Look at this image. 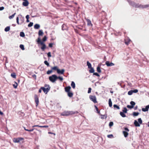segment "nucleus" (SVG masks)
<instances>
[{
	"instance_id": "f257e3e1",
	"label": "nucleus",
	"mask_w": 149,
	"mask_h": 149,
	"mask_svg": "<svg viewBox=\"0 0 149 149\" xmlns=\"http://www.w3.org/2000/svg\"><path fill=\"white\" fill-rule=\"evenodd\" d=\"M37 42L38 44H40L42 46L41 47V49L42 51H44L46 48V46L44 42L41 41L40 38H38Z\"/></svg>"
},
{
	"instance_id": "f03ea898",
	"label": "nucleus",
	"mask_w": 149,
	"mask_h": 149,
	"mask_svg": "<svg viewBox=\"0 0 149 149\" xmlns=\"http://www.w3.org/2000/svg\"><path fill=\"white\" fill-rule=\"evenodd\" d=\"M78 113V112L77 111L75 112H74L73 111H64L61 113V115L63 116H68L69 115H73L75 113Z\"/></svg>"
},
{
	"instance_id": "7ed1b4c3",
	"label": "nucleus",
	"mask_w": 149,
	"mask_h": 149,
	"mask_svg": "<svg viewBox=\"0 0 149 149\" xmlns=\"http://www.w3.org/2000/svg\"><path fill=\"white\" fill-rule=\"evenodd\" d=\"M17 23L18 24H22L24 21V17L21 15H19L16 18Z\"/></svg>"
},
{
	"instance_id": "20e7f679",
	"label": "nucleus",
	"mask_w": 149,
	"mask_h": 149,
	"mask_svg": "<svg viewBox=\"0 0 149 149\" xmlns=\"http://www.w3.org/2000/svg\"><path fill=\"white\" fill-rule=\"evenodd\" d=\"M50 88V87L49 86V85L47 84H45V87H41V89H42V90L45 94L47 93L49 91Z\"/></svg>"
},
{
	"instance_id": "39448f33",
	"label": "nucleus",
	"mask_w": 149,
	"mask_h": 149,
	"mask_svg": "<svg viewBox=\"0 0 149 149\" xmlns=\"http://www.w3.org/2000/svg\"><path fill=\"white\" fill-rule=\"evenodd\" d=\"M49 79L51 82H54L57 79V76L55 74L52 75L49 77Z\"/></svg>"
},
{
	"instance_id": "423d86ee",
	"label": "nucleus",
	"mask_w": 149,
	"mask_h": 149,
	"mask_svg": "<svg viewBox=\"0 0 149 149\" xmlns=\"http://www.w3.org/2000/svg\"><path fill=\"white\" fill-rule=\"evenodd\" d=\"M125 131L123 132V134L125 137H127L128 135V132L129 131V130L127 127H125L124 128Z\"/></svg>"
},
{
	"instance_id": "0eeeda50",
	"label": "nucleus",
	"mask_w": 149,
	"mask_h": 149,
	"mask_svg": "<svg viewBox=\"0 0 149 149\" xmlns=\"http://www.w3.org/2000/svg\"><path fill=\"white\" fill-rule=\"evenodd\" d=\"M24 138L22 137H18L17 138H14L13 139V141L14 143H19L21 141L23 140Z\"/></svg>"
},
{
	"instance_id": "6e6552de",
	"label": "nucleus",
	"mask_w": 149,
	"mask_h": 149,
	"mask_svg": "<svg viewBox=\"0 0 149 149\" xmlns=\"http://www.w3.org/2000/svg\"><path fill=\"white\" fill-rule=\"evenodd\" d=\"M89 98L94 103H97V101L96 100V98L95 95H90L89 96Z\"/></svg>"
},
{
	"instance_id": "1a4fd4ad",
	"label": "nucleus",
	"mask_w": 149,
	"mask_h": 149,
	"mask_svg": "<svg viewBox=\"0 0 149 149\" xmlns=\"http://www.w3.org/2000/svg\"><path fill=\"white\" fill-rule=\"evenodd\" d=\"M132 6L136 8H140V4H136L134 2H130L129 3Z\"/></svg>"
},
{
	"instance_id": "9d476101",
	"label": "nucleus",
	"mask_w": 149,
	"mask_h": 149,
	"mask_svg": "<svg viewBox=\"0 0 149 149\" xmlns=\"http://www.w3.org/2000/svg\"><path fill=\"white\" fill-rule=\"evenodd\" d=\"M34 97L35 102L36 104V106L37 107L39 103L38 97V95L36 94L35 95Z\"/></svg>"
},
{
	"instance_id": "9b49d317",
	"label": "nucleus",
	"mask_w": 149,
	"mask_h": 149,
	"mask_svg": "<svg viewBox=\"0 0 149 149\" xmlns=\"http://www.w3.org/2000/svg\"><path fill=\"white\" fill-rule=\"evenodd\" d=\"M124 41L125 43L128 45L131 41V40L128 38H127L125 39Z\"/></svg>"
},
{
	"instance_id": "f8f14e48",
	"label": "nucleus",
	"mask_w": 149,
	"mask_h": 149,
	"mask_svg": "<svg viewBox=\"0 0 149 149\" xmlns=\"http://www.w3.org/2000/svg\"><path fill=\"white\" fill-rule=\"evenodd\" d=\"M105 64L107 66H113L114 64L111 62L110 63L109 61H106L105 62Z\"/></svg>"
},
{
	"instance_id": "ddd939ff",
	"label": "nucleus",
	"mask_w": 149,
	"mask_h": 149,
	"mask_svg": "<svg viewBox=\"0 0 149 149\" xmlns=\"http://www.w3.org/2000/svg\"><path fill=\"white\" fill-rule=\"evenodd\" d=\"M24 2L22 3V5L25 6H27L29 4V2L27 0H24Z\"/></svg>"
},
{
	"instance_id": "4468645a",
	"label": "nucleus",
	"mask_w": 149,
	"mask_h": 149,
	"mask_svg": "<svg viewBox=\"0 0 149 149\" xmlns=\"http://www.w3.org/2000/svg\"><path fill=\"white\" fill-rule=\"evenodd\" d=\"M149 109V105L146 106L145 108H143L142 109V110L144 112L147 111Z\"/></svg>"
},
{
	"instance_id": "2eb2a0df",
	"label": "nucleus",
	"mask_w": 149,
	"mask_h": 149,
	"mask_svg": "<svg viewBox=\"0 0 149 149\" xmlns=\"http://www.w3.org/2000/svg\"><path fill=\"white\" fill-rule=\"evenodd\" d=\"M140 8H148V7H149V4H147V5H142L140 4Z\"/></svg>"
},
{
	"instance_id": "dca6fc26",
	"label": "nucleus",
	"mask_w": 149,
	"mask_h": 149,
	"mask_svg": "<svg viewBox=\"0 0 149 149\" xmlns=\"http://www.w3.org/2000/svg\"><path fill=\"white\" fill-rule=\"evenodd\" d=\"M86 19L87 22V25L89 26H93V24L91 23V20L87 19Z\"/></svg>"
},
{
	"instance_id": "f3484780",
	"label": "nucleus",
	"mask_w": 149,
	"mask_h": 149,
	"mask_svg": "<svg viewBox=\"0 0 149 149\" xmlns=\"http://www.w3.org/2000/svg\"><path fill=\"white\" fill-rule=\"evenodd\" d=\"M71 88L70 86H67L65 88V91L66 92L68 93L70 92Z\"/></svg>"
},
{
	"instance_id": "a211bd4d",
	"label": "nucleus",
	"mask_w": 149,
	"mask_h": 149,
	"mask_svg": "<svg viewBox=\"0 0 149 149\" xmlns=\"http://www.w3.org/2000/svg\"><path fill=\"white\" fill-rule=\"evenodd\" d=\"M64 71L65 70L64 69H62L61 70L58 69V70L57 71V72L58 74H63Z\"/></svg>"
},
{
	"instance_id": "6ab92c4d",
	"label": "nucleus",
	"mask_w": 149,
	"mask_h": 149,
	"mask_svg": "<svg viewBox=\"0 0 149 149\" xmlns=\"http://www.w3.org/2000/svg\"><path fill=\"white\" fill-rule=\"evenodd\" d=\"M134 124L136 127H139L140 126V124L136 120L134 121Z\"/></svg>"
},
{
	"instance_id": "aec40b11",
	"label": "nucleus",
	"mask_w": 149,
	"mask_h": 149,
	"mask_svg": "<svg viewBox=\"0 0 149 149\" xmlns=\"http://www.w3.org/2000/svg\"><path fill=\"white\" fill-rule=\"evenodd\" d=\"M67 93L68 96L70 97H72L73 95V93L72 92H69Z\"/></svg>"
},
{
	"instance_id": "412c9836",
	"label": "nucleus",
	"mask_w": 149,
	"mask_h": 149,
	"mask_svg": "<svg viewBox=\"0 0 149 149\" xmlns=\"http://www.w3.org/2000/svg\"><path fill=\"white\" fill-rule=\"evenodd\" d=\"M40 27V26L38 24H35L34 26V28L36 29H38Z\"/></svg>"
},
{
	"instance_id": "4be33fe9",
	"label": "nucleus",
	"mask_w": 149,
	"mask_h": 149,
	"mask_svg": "<svg viewBox=\"0 0 149 149\" xmlns=\"http://www.w3.org/2000/svg\"><path fill=\"white\" fill-rule=\"evenodd\" d=\"M71 85V86L74 89L75 88V84L74 82V81H72Z\"/></svg>"
},
{
	"instance_id": "5701e85b",
	"label": "nucleus",
	"mask_w": 149,
	"mask_h": 149,
	"mask_svg": "<svg viewBox=\"0 0 149 149\" xmlns=\"http://www.w3.org/2000/svg\"><path fill=\"white\" fill-rule=\"evenodd\" d=\"M87 66H88V68H91L92 67V66L91 63L88 61H87Z\"/></svg>"
},
{
	"instance_id": "b1692460",
	"label": "nucleus",
	"mask_w": 149,
	"mask_h": 149,
	"mask_svg": "<svg viewBox=\"0 0 149 149\" xmlns=\"http://www.w3.org/2000/svg\"><path fill=\"white\" fill-rule=\"evenodd\" d=\"M59 69L58 68V67L57 66H54L52 68V70H56L57 71H57Z\"/></svg>"
},
{
	"instance_id": "393cba45",
	"label": "nucleus",
	"mask_w": 149,
	"mask_h": 149,
	"mask_svg": "<svg viewBox=\"0 0 149 149\" xmlns=\"http://www.w3.org/2000/svg\"><path fill=\"white\" fill-rule=\"evenodd\" d=\"M109 104L110 107H111L112 106V102L110 98L109 100Z\"/></svg>"
},
{
	"instance_id": "a878e982",
	"label": "nucleus",
	"mask_w": 149,
	"mask_h": 149,
	"mask_svg": "<svg viewBox=\"0 0 149 149\" xmlns=\"http://www.w3.org/2000/svg\"><path fill=\"white\" fill-rule=\"evenodd\" d=\"M120 114L123 117H125L126 116V115L124 114V113L123 112H120Z\"/></svg>"
},
{
	"instance_id": "bb28decb",
	"label": "nucleus",
	"mask_w": 149,
	"mask_h": 149,
	"mask_svg": "<svg viewBox=\"0 0 149 149\" xmlns=\"http://www.w3.org/2000/svg\"><path fill=\"white\" fill-rule=\"evenodd\" d=\"M90 69L89 70V72L91 73H94V70L93 68L91 67V68H90Z\"/></svg>"
},
{
	"instance_id": "cd10ccee",
	"label": "nucleus",
	"mask_w": 149,
	"mask_h": 149,
	"mask_svg": "<svg viewBox=\"0 0 149 149\" xmlns=\"http://www.w3.org/2000/svg\"><path fill=\"white\" fill-rule=\"evenodd\" d=\"M43 34L42 30H40L38 32V35L39 36H42Z\"/></svg>"
},
{
	"instance_id": "c85d7f7f",
	"label": "nucleus",
	"mask_w": 149,
	"mask_h": 149,
	"mask_svg": "<svg viewBox=\"0 0 149 149\" xmlns=\"http://www.w3.org/2000/svg\"><path fill=\"white\" fill-rule=\"evenodd\" d=\"M16 13H14V14H13V15H11V16H10L9 17V18L10 19H12V18H13L15 16V15H16Z\"/></svg>"
},
{
	"instance_id": "c756f323",
	"label": "nucleus",
	"mask_w": 149,
	"mask_h": 149,
	"mask_svg": "<svg viewBox=\"0 0 149 149\" xmlns=\"http://www.w3.org/2000/svg\"><path fill=\"white\" fill-rule=\"evenodd\" d=\"M11 76L13 78H16V75L15 73L13 72L11 73Z\"/></svg>"
},
{
	"instance_id": "7c9ffc66",
	"label": "nucleus",
	"mask_w": 149,
	"mask_h": 149,
	"mask_svg": "<svg viewBox=\"0 0 149 149\" xmlns=\"http://www.w3.org/2000/svg\"><path fill=\"white\" fill-rule=\"evenodd\" d=\"M10 30V27L9 26H7L5 29V31L6 32L9 31Z\"/></svg>"
},
{
	"instance_id": "2f4dec72",
	"label": "nucleus",
	"mask_w": 149,
	"mask_h": 149,
	"mask_svg": "<svg viewBox=\"0 0 149 149\" xmlns=\"http://www.w3.org/2000/svg\"><path fill=\"white\" fill-rule=\"evenodd\" d=\"M113 106L115 109H120L119 107L116 104L113 105Z\"/></svg>"
},
{
	"instance_id": "473e14b6",
	"label": "nucleus",
	"mask_w": 149,
	"mask_h": 149,
	"mask_svg": "<svg viewBox=\"0 0 149 149\" xmlns=\"http://www.w3.org/2000/svg\"><path fill=\"white\" fill-rule=\"evenodd\" d=\"M15 84H14L13 85V87L14 88H17V86H18V84H17V83L16 81H15Z\"/></svg>"
},
{
	"instance_id": "72a5a7b5",
	"label": "nucleus",
	"mask_w": 149,
	"mask_h": 149,
	"mask_svg": "<svg viewBox=\"0 0 149 149\" xmlns=\"http://www.w3.org/2000/svg\"><path fill=\"white\" fill-rule=\"evenodd\" d=\"M20 36L22 37H24L25 36L24 33L23 32H21L20 33Z\"/></svg>"
},
{
	"instance_id": "f704fd0d",
	"label": "nucleus",
	"mask_w": 149,
	"mask_h": 149,
	"mask_svg": "<svg viewBox=\"0 0 149 149\" xmlns=\"http://www.w3.org/2000/svg\"><path fill=\"white\" fill-rule=\"evenodd\" d=\"M139 113L138 112H134L133 113V115L134 116H137L139 115Z\"/></svg>"
},
{
	"instance_id": "c9c22d12",
	"label": "nucleus",
	"mask_w": 149,
	"mask_h": 149,
	"mask_svg": "<svg viewBox=\"0 0 149 149\" xmlns=\"http://www.w3.org/2000/svg\"><path fill=\"white\" fill-rule=\"evenodd\" d=\"M127 109L126 107H124L123 110V112L126 113L127 112Z\"/></svg>"
},
{
	"instance_id": "e433bc0d",
	"label": "nucleus",
	"mask_w": 149,
	"mask_h": 149,
	"mask_svg": "<svg viewBox=\"0 0 149 149\" xmlns=\"http://www.w3.org/2000/svg\"><path fill=\"white\" fill-rule=\"evenodd\" d=\"M19 47L22 50H24L25 49L24 45H20Z\"/></svg>"
},
{
	"instance_id": "4c0bfd02",
	"label": "nucleus",
	"mask_w": 149,
	"mask_h": 149,
	"mask_svg": "<svg viewBox=\"0 0 149 149\" xmlns=\"http://www.w3.org/2000/svg\"><path fill=\"white\" fill-rule=\"evenodd\" d=\"M130 104L131 105V106H132L133 107L135 104V102L133 101H131L130 102Z\"/></svg>"
},
{
	"instance_id": "58836bf2",
	"label": "nucleus",
	"mask_w": 149,
	"mask_h": 149,
	"mask_svg": "<svg viewBox=\"0 0 149 149\" xmlns=\"http://www.w3.org/2000/svg\"><path fill=\"white\" fill-rule=\"evenodd\" d=\"M97 71L99 72V73H100L101 72L100 68V67H97Z\"/></svg>"
},
{
	"instance_id": "ea45409f",
	"label": "nucleus",
	"mask_w": 149,
	"mask_h": 149,
	"mask_svg": "<svg viewBox=\"0 0 149 149\" xmlns=\"http://www.w3.org/2000/svg\"><path fill=\"white\" fill-rule=\"evenodd\" d=\"M24 128L25 130L28 131H29V132L33 131L34 130V129H31L30 130H28V129H26L25 127H24Z\"/></svg>"
},
{
	"instance_id": "a19ab883",
	"label": "nucleus",
	"mask_w": 149,
	"mask_h": 149,
	"mask_svg": "<svg viewBox=\"0 0 149 149\" xmlns=\"http://www.w3.org/2000/svg\"><path fill=\"white\" fill-rule=\"evenodd\" d=\"M133 93V91L131 90L128 92V94L129 95H131Z\"/></svg>"
},
{
	"instance_id": "79ce46f5",
	"label": "nucleus",
	"mask_w": 149,
	"mask_h": 149,
	"mask_svg": "<svg viewBox=\"0 0 149 149\" xmlns=\"http://www.w3.org/2000/svg\"><path fill=\"white\" fill-rule=\"evenodd\" d=\"M47 40V38L46 36H45L42 39V42H45V41Z\"/></svg>"
},
{
	"instance_id": "37998d69",
	"label": "nucleus",
	"mask_w": 149,
	"mask_h": 149,
	"mask_svg": "<svg viewBox=\"0 0 149 149\" xmlns=\"http://www.w3.org/2000/svg\"><path fill=\"white\" fill-rule=\"evenodd\" d=\"M44 63L48 67L49 66V63L47 61H45Z\"/></svg>"
},
{
	"instance_id": "c03bdc74",
	"label": "nucleus",
	"mask_w": 149,
	"mask_h": 149,
	"mask_svg": "<svg viewBox=\"0 0 149 149\" xmlns=\"http://www.w3.org/2000/svg\"><path fill=\"white\" fill-rule=\"evenodd\" d=\"M95 108L96 111H97V113H98V114H100V111H99L98 109V108L95 105Z\"/></svg>"
},
{
	"instance_id": "a18cd8bd",
	"label": "nucleus",
	"mask_w": 149,
	"mask_h": 149,
	"mask_svg": "<svg viewBox=\"0 0 149 149\" xmlns=\"http://www.w3.org/2000/svg\"><path fill=\"white\" fill-rule=\"evenodd\" d=\"M138 121L139 124H142V121L141 118H139L138 119Z\"/></svg>"
},
{
	"instance_id": "49530a36",
	"label": "nucleus",
	"mask_w": 149,
	"mask_h": 149,
	"mask_svg": "<svg viewBox=\"0 0 149 149\" xmlns=\"http://www.w3.org/2000/svg\"><path fill=\"white\" fill-rule=\"evenodd\" d=\"M33 24V23L32 22H30L29 24L28 25V26L29 27H30L32 26Z\"/></svg>"
},
{
	"instance_id": "de8ad7c7",
	"label": "nucleus",
	"mask_w": 149,
	"mask_h": 149,
	"mask_svg": "<svg viewBox=\"0 0 149 149\" xmlns=\"http://www.w3.org/2000/svg\"><path fill=\"white\" fill-rule=\"evenodd\" d=\"M107 137L109 138H112L113 137V136L112 134H109L107 136Z\"/></svg>"
},
{
	"instance_id": "09e8293b",
	"label": "nucleus",
	"mask_w": 149,
	"mask_h": 149,
	"mask_svg": "<svg viewBox=\"0 0 149 149\" xmlns=\"http://www.w3.org/2000/svg\"><path fill=\"white\" fill-rule=\"evenodd\" d=\"M57 79H59L61 81H62L63 79V78L61 77H57Z\"/></svg>"
},
{
	"instance_id": "8fccbe9b",
	"label": "nucleus",
	"mask_w": 149,
	"mask_h": 149,
	"mask_svg": "<svg viewBox=\"0 0 149 149\" xmlns=\"http://www.w3.org/2000/svg\"><path fill=\"white\" fill-rule=\"evenodd\" d=\"M113 123L112 122H111L109 123V126L110 127L112 126L113 125Z\"/></svg>"
},
{
	"instance_id": "3c124183",
	"label": "nucleus",
	"mask_w": 149,
	"mask_h": 149,
	"mask_svg": "<svg viewBox=\"0 0 149 149\" xmlns=\"http://www.w3.org/2000/svg\"><path fill=\"white\" fill-rule=\"evenodd\" d=\"M52 72V70H48V71H47V74H50Z\"/></svg>"
},
{
	"instance_id": "603ef678",
	"label": "nucleus",
	"mask_w": 149,
	"mask_h": 149,
	"mask_svg": "<svg viewBox=\"0 0 149 149\" xmlns=\"http://www.w3.org/2000/svg\"><path fill=\"white\" fill-rule=\"evenodd\" d=\"M127 107L128 108L130 109H132L133 108V107L131 105H127Z\"/></svg>"
},
{
	"instance_id": "864d4df0",
	"label": "nucleus",
	"mask_w": 149,
	"mask_h": 149,
	"mask_svg": "<svg viewBox=\"0 0 149 149\" xmlns=\"http://www.w3.org/2000/svg\"><path fill=\"white\" fill-rule=\"evenodd\" d=\"M93 74L94 75H95L99 77L100 76L99 74L97 72H94L93 73Z\"/></svg>"
},
{
	"instance_id": "5fc2aeb1",
	"label": "nucleus",
	"mask_w": 149,
	"mask_h": 149,
	"mask_svg": "<svg viewBox=\"0 0 149 149\" xmlns=\"http://www.w3.org/2000/svg\"><path fill=\"white\" fill-rule=\"evenodd\" d=\"M48 127V126L47 125L41 126L40 127H41V128H43V127L47 128Z\"/></svg>"
},
{
	"instance_id": "6e6d98bb",
	"label": "nucleus",
	"mask_w": 149,
	"mask_h": 149,
	"mask_svg": "<svg viewBox=\"0 0 149 149\" xmlns=\"http://www.w3.org/2000/svg\"><path fill=\"white\" fill-rule=\"evenodd\" d=\"M91 88H89L88 90V93H90L91 92Z\"/></svg>"
},
{
	"instance_id": "4d7b16f0",
	"label": "nucleus",
	"mask_w": 149,
	"mask_h": 149,
	"mask_svg": "<svg viewBox=\"0 0 149 149\" xmlns=\"http://www.w3.org/2000/svg\"><path fill=\"white\" fill-rule=\"evenodd\" d=\"M53 44L52 43H50L49 44V46L50 47H52L53 46Z\"/></svg>"
},
{
	"instance_id": "13d9d810",
	"label": "nucleus",
	"mask_w": 149,
	"mask_h": 149,
	"mask_svg": "<svg viewBox=\"0 0 149 149\" xmlns=\"http://www.w3.org/2000/svg\"><path fill=\"white\" fill-rule=\"evenodd\" d=\"M132 91L133 93H136L138 92V90L137 89H135Z\"/></svg>"
},
{
	"instance_id": "bf43d9fd",
	"label": "nucleus",
	"mask_w": 149,
	"mask_h": 149,
	"mask_svg": "<svg viewBox=\"0 0 149 149\" xmlns=\"http://www.w3.org/2000/svg\"><path fill=\"white\" fill-rule=\"evenodd\" d=\"M47 56L49 57H50L51 56V54L50 52H49L47 53Z\"/></svg>"
},
{
	"instance_id": "052dcab7",
	"label": "nucleus",
	"mask_w": 149,
	"mask_h": 149,
	"mask_svg": "<svg viewBox=\"0 0 149 149\" xmlns=\"http://www.w3.org/2000/svg\"><path fill=\"white\" fill-rule=\"evenodd\" d=\"M4 8V7L2 6L0 7V10H3Z\"/></svg>"
},
{
	"instance_id": "680f3d73",
	"label": "nucleus",
	"mask_w": 149,
	"mask_h": 149,
	"mask_svg": "<svg viewBox=\"0 0 149 149\" xmlns=\"http://www.w3.org/2000/svg\"><path fill=\"white\" fill-rule=\"evenodd\" d=\"M40 126H40V125H33V126H32V127H40Z\"/></svg>"
},
{
	"instance_id": "e2e57ef3",
	"label": "nucleus",
	"mask_w": 149,
	"mask_h": 149,
	"mask_svg": "<svg viewBox=\"0 0 149 149\" xmlns=\"http://www.w3.org/2000/svg\"><path fill=\"white\" fill-rule=\"evenodd\" d=\"M48 133L49 134H53L54 135H55V133H52V132H48Z\"/></svg>"
},
{
	"instance_id": "0e129e2a",
	"label": "nucleus",
	"mask_w": 149,
	"mask_h": 149,
	"mask_svg": "<svg viewBox=\"0 0 149 149\" xmlns=\"http://www.w3.org/2000/svg\"><path fill=\"white\" fill-rule=\"evenodd\" d=\"M26 19H29V15H26Z\"/></svg>"
},
{
	"instance_id": "69168bd1",
	"label": "nucleus",
	"mask_w": 149,
	"mask_h": 149,
	"mask_svg": "<svg viewBox=\"0 0 149 149\" xmlns=\"http://www.w3.org/2000/svg\"><path fill=\"white\" fill-rule=\"evenodd\" d=\"M42 89H41V87L40 88V89H39L38 92L39 93H41V92Z\"/></svg>"
},
{
	"instance_id": "338daca9",
	"label": "nucleus",
	"mask_w": 149,
	"mask_h": 149,
	"mask_svg": "<svg viewBox=\"0 0 149 149\" xmlns=\"http://www.w3.org/2000/svg\"><path fill=\"white\" fill-rule=\"evenodd\" d=\"M29 22V19H27L26 20V22Z\"/></svg>"
},
{
	"instance_id": "774afa93",
	"label": "nucleus",
	"mask_w": 149,
	"mask_h": 149,
	"mask_svg": "<svg viewBox=\"0 0 149 149\" xmlns=\"http://www.w3.org/2000/svg\"><path fill=\"white\" fill-rule=\"evenodd\" d=\"M148 127H149V122H148Z\"/></svg>"
}]
</instances>
